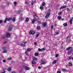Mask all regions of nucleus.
Masks as SVG:
<instances>
[{
  "label": "nucleus",
  "instance_id": "nucleus-1",
  "mask_svg": "<svg viewBox=\"0 0 73 73\" xmlns=\"http://www.w3.org/2000/svg\"><path fill=\"white\" fill-rule=\"evenodd\" d=\"M50 9H49L47 11V13H48L46 14V15L45 16V19H47L49 17V16L50 14Z\"/></svg>",
  "mask_w": 73,
  "mask_h": 73
},
{
  "label": "nucleus",
  "instance_id": "nucleus-2",
  "mask_svg": "<svg viewBox=\"0 0 73 73\" xmlns=\"http://www.w3.org/2000/svg\"><path fill=\"white\" fill-rule=\"evenodd\" d=\"M30 51H31V48H27V51H25V54H26V55H27V56H28L29 55V54L28 53V52H30Z\"/></svg>",
  "mask_w": 73,
  "mask_h": 73
},
{
  "label": "nucleus",
  "instance_id": "nucleus-3",
  "mask_svg": "<svg viewBox=\"0 0 73 73\" xmlns=\"http://www.w3.org/2000/svg\"><path fill=\"white\" fill-rule=\"evenodd\" d=\"M11 35V33H10L9 32H7L6 34V37H7V38H9L10 37Z\"/></svg>",
  "mask_w": 73,
  "mask_h": 73
},
{
  "label": "nucleus",
  "instance_id": "nucleus-4",
  "mask_svg": "<svg viewBox=\"0 0 73 73\" xmlns=\"http://www.w3.org/2000/svg\"><path fill=\"white\" fill-rule=\"evenodd\" d=\"M29 33L31 35H35L36 32L35 31H30L29 32Z\"/></svg>",
  "mask_w": 73,
  "mask_h": 73
},
{
  "label": "nucleus",
  "instance_id": "nucleus-5",
  "mask_svg": "<svg viewBox=\"0 0 73 73\" xmlns=\"http://www.w3.org/2000/svg\"><path fill=\"white\" fill-rule=\"evenodd\" d=\"M70 38L69 36H68L67 38L66 41L67 42H70Z\"/></svg>",
  "mask_w": 73,
  "mask_h": 73
},
{
  "label": "nucleus",
  "instance_id": "nucleus-6",
  "mask_svg": "<svg viewBox=\"0 0 73 73\" xmlns=\"http://www.w3.org/2000/svg\"><path fill=\"white\" fill-rule=\"evenodd\" d=\"M34 18L36 19V20H39V18H38V16L37 15H35L34 16Z\"/></svg>",
  "mask_w": 73,
  "mask_h": 73
},
{
  "label": "nucleus",
  "instance_id": "nucleus-7",
  "mask_svg": "<svg viewBox=\"0 0 73 73\" xmlns=\"http://www.w3.org/2000/svg\"><path fill=\"white\" fill-rule=\"evenodd\" d=\"M12 29V26L11 25L9 26L8 29L9 31H11Z\"/></svg>",
  "mask_w": 73,
  "mask_h": 73
},
{
  "label": "nucleus",
  "instance_id": "nucleus-8",
  "mask_svg": "<svg viewBox=\"0 0 73 73\" xmlns=\"http://www.w3.org/2000/svg\"><path fill=\"white\" fill-rule=\"evenodd\" d=\"M27 43V42H23L22 44H21V46H25V44Z\"/></svg>",
  "mask_w": 73,
  "mask_h": 73
},
{
  "label": "nucleus",
  "instance_id": "nucleus-9",
  "mask_svg": "<svg viewBox=\"0 0 73 73\" xmlns=\"http://www.w3.org/2000/svg\"><path fill=\"white\" fill-rule=\"evenodd\" d=\"M44 50H45V48H43L41 49L40 48H39L38 49V51L39 52H42V51Z\"/></svg>",
  "mask_w": 73,
  "mask_h": 73
},
{
  "label": "nucleus",
  "instance_id": "nucleus-10",
  "mask_svg": "<svg viewBox=\"0 0 73 73\" xmlns=\"http://www.w3.org/2000/svg\"><path fill=\"white\" fill-rule=\"evenodd\" d=\"M41 64L42 65H45L46 64V62L44 61V60H42L41 61Z\"/></svg>",
  "mask_w": 73,
  "mask_h": 73
},
{
  "label": "nucleus",
  "instance_id": "nucleus-11",
  "mask_svg": "<svg viewBox=\"0 0 73 73\" xmlns=\"http://www.w3.org/2000/svg\"><path fill=\"white\" fill-rule=\"evenodd\" d=\"M12 20V18L9 17L7 18V21H9L10 20Z\"/></svg>",
  "mask_w": 73,
  "mask_h": 73
},
{
  "label": "nucleus",
  "instance_id": "nucleus-12",
  "mask_svg": "<svg viewBox=\"0 0 73 73\" xmlns=\"http://www.w3.org/2000/svg\"><path fill=\"white\" fill-rule=\"evenodd\" d=\"M47 24V23H46V22H45L42 23L43 26L44 27L46 26Z\"/></svg>",
  "mask_w": 73,
  "mask_h": 73
},
{
  "label": "nucleus",
  "instance_id": "nucleus-13",
  "mask_svg": "<svg viewBox=\"0 0 73 73\" xmlns=\"http://www.w3.org/2000/svg\"><path fill=\"white\" fill-rule=\"evenodd\" d=\"M66 7V5L62 6L60 8V9L61 10V9H64V8H65Z\"/></svg>",
  "mask_w": 73,
  "mask_h": 73
},
{
  "label": "nucleus",
  "instance_id": "nucleus-14",
  "mask_svg": "<svg viewBox=\"0 0 73 73\" xmlns=\"http://www.w3.org/2000/svg\"><path fill=\"white\" fill-rule=\"evenodd\" d=\"M23 11H24V9L23 8L21 7V9H20V10L19 11V14L20 13V11H21V12H23Z\"/></svg>",
  "mask_w": 73,
  "mask_h": 73
},
{
  "label": "nucleus",
  "instance_id": "nucleus-15",
  "mask_svg": "<svg viewBox=\"0 0 73 73\" xmlns=\"http://www.w3.org/2000/svg\"><path fill=\"white\" fill-rule=\"evenodd\" d=\"M24 68L26 70H29V68L26 66H24Z\"/></svg>",
  "mask_w": 73,
  "mask_h": 73
},
{
  "label": "nucleus",
  "instance_id": "nucleus-16",
  "mask_svg": "<svg viewBox=\"0 0 73 73\" xmlns=\"http://www.w3.org/2000/svg\"><path fill=\"white\" fill-rule=\"evenodd\" d=\"M59 31H58V32H56L54 34V36H56V35H59Z\"/></svg>",
  "mask_w": 73,
  "mask_h": 73
},
{
  "label": "nucleus",
  "instance_id": "nucleus-17",
  "mask_svg": "<svg viewBox=\"0 0 73 73\" xmlns=\"http://www.w3.org/2000/svg\"><path fill=\"white\" fill-rule=\"evenodd\" d=\"M73 18L72 17L71 19V20L70 21V24H72V21H73Z\"/></svg>",
  "mask_w": 73,
  "mask_h": 73
},
{
  "label": "nucleus",
  "instance_id": "nucleus-18",
  "mask_svg": "<svg viewBox=\"0 0 73 73\" xmlns=\"http://www.w3.org/2000/svg\"><path fill=\"white\" fill-rule=\"evenodd\" d=\"M56 62H57V60H55L53 62L52 64H56Z\"/></svg>",
  "mask_w": 73,
  "mask_h": 73
},
{
  "label": "nucleus",
  "instance_id": "nucleus-19",
  "mask_svg": "<svg viewBox=\"0 0 73 73\" xmlns=\"http://www.w3.org/2000/svg\"><path fill=\"white\" fill-rule=\"evenodd\" d=\"M68 25L67 23H65L63 24V26L64 27H66Z\"/></svg>",
  "mask_w": 73,
  "mask_h": 73
},
{
  "label": "nucleus",
  "instance_id": "nucleus-20",
  "mask_svg": "<svg viewBox=\"0 0 73 73\" xmlns=\"http://www.w3.org/2000/svg\"><path fill=\"white\" fill-rule=\"evenodd\" d=\"M39 54L38 53H35V56H36V57L37 56H38L39 55Z\"/></svg>",
  "mask_w": 73,
  "mask_h": 73
},
{
  "label": "nucleus",
  "instance_id": "nucleus-21",
  "mask_svg": "<svg viewBox=\"0 0 73 73\" xmlns=\"http://www.w3.org/2000/svg\"><path fill=\"white\" fill-rule=\"evenodd\" d=\"M12 20L13 22H15L16 21V18L15 17H14L13 18Z\"/></svg>",
  "mask_w": 73,
  "mask_h": 73
},
{
  "label": "nucleus",
  "instance_id": "nucleus-22",
  "mask_svg": "<svg viewBox=\"0 0 73 73\" xmlns=\"http://www.w3.org/2000/svg\"><path fill=\"white\" fill-rule=\"evenodd\" d=\"M62 19V17H61V16H58V19Z\"/></svg>",
  "mask_w": 73,
  "mask_h": 73
},
{
  "label": "nucleus",
  "instance_id": "nucleus-23",
  "mask_svg": "<svg viewBox=\"0 0 73 73\" xmlns=\"http://www.w3.org/2000/svg\"><path fill=\"white\" fill-rule=\"evenodd\" d=\"M7 48V47L4 46L2 48V49H3V50H5V49H6Z\"/></svg>",
  "mask_w": 73,
  "mask_h": 73
},
{
  "label": "nucleus",
  "instance_id": "nucleus-24",
  "mask_svg": "<svg viewBox=\"0 0 73 73\" xmlns=\"http://www.w3.org/2000/svg\"><path fill=\"white\" fill-rule=\"evenodd\" d=\"M13 4L14 6H16L17 5V2L16 1H14L13 3Z\"/></svg>",
  "mask_w": 73,
  "mask_h": 73
},
{
  "label": "nucleus",
  "instance_id": "nucleus-25",
  "mask_svg": "<svg viewBox=\"0 0 73 73\" xmlns=\"http://www.w3.org/2000/svg\"><path fill=\"white\" fill-rule=\"evenodd\" d=\"M69 65L70 66H72L73 65V64L72 63L69 62Z\"/></svg>",
  "mask_w": 73,
  "mask_h": 73
},
{
  "label": "nucleus",
  "instance_id": "nucleus-26",
  "mask_svg": "<svg viewBox=\"0 0 73 73\" xmlns=\"http://www.w3.org/2000/svg\"><path fill=\"white\" fill-rule=\"evenodd\" d=\"M33 59L34 60H37V58H36L35 57H33Z\"/></svg>",
  "mask_w": 73,
  "mask_h": 73
},
{
  "label": "nucleus",
  "instance_id": "nucleus-27",
  "mask_svg": "<svg viewBox=\"0 0 73 73\" xmlns=\"http://www.w3.org/2000/svg\"><path fill=\"white\" fill-rule=\"evenodd\" d=\"M5 7L4 6L2 5L0 7V8H2V9H4V8Z\"/></svg>",
  "mask_w": 73,
  "mask_h": 73
},
{
  "label": "nucleus",
  "instance_id": "nucleus-28",
  "mask_svg": "<svg viewBox=\"0 0 73 73\" xmlns=\"http://www.w3.org/2000/svg\"><path fill=\"white\" fill-rule=\"evenodd\" d=\"M3 52L4 53H7V50H4L3 51Z\"/></svg>",
  "mask_w": 73,
  "mask_h": 73
},
{
  "label": "nucleus",
  "instance_id": "nucleus-29",
  "mask_svg": "<svg viewBox=\"0 0 73 73\" xmlns=\"http://www.w3.org/2000/svg\"><path fill=\"white\" fill-rule=\"evenodd\" d=\"M62 70L63 72H66V71H67V70H66L65 69H64V68H62Z\"/></svg>",
  "mask_w": 73,
  "mask_h": 73
},
{
  "label": "nucleus",
  "instance_id": "nucleus-30",
  "mask_svg": "<svg viewBox=\"0 0 73 73\" xmlns=\"http://www.w3.org/2000/svg\"><path fill=\"white\" fill-rule=\"evenodd\" d=\"M40 9L41 10H43L44 9V7L42 6H40Z\"/></svg>",
  "mask_w": 73,
  "mask_h": 73
},
{
  "label": "nucleus",
  "instance_id": "nucleus-31",
  "mask_svg": "<svg viewBox=\"0 0 73 73\" xmlns=\"http://www.w3.org/2000/svg\"><path fill=\"white\" fill-rule=\"evenodd\" d=\"M7 70L9 71H11V68L10 67L8 68L7 69Z\"/></svg>",
  "mask_w": 73,
  "mask_h": 73
},
{
  "label": "nucleus",
  "instance_id": "nucleus-32",
  "mask_svg": "<svg viewBox=\"0 0 73 73\" xmlns=\"http://www.w3.org/2000/svg\"><path fill=\"white\" fill-rule=\"evenodd\" d=\"M26 21L28 22V21H29V19L28 18H27L26 19Z\"/></svg>",
  "mask_w": 73,
  "mask_h": 73
},
{
  "label": "nucleus",
  "instance_id": "nucleus-33",
  "mask_svg": "<svg viewBox=\"0 0 73 73\" xmlns=\"http://www.w3.org/2000/svg\"><path fill=\"white\" fill-rule=\"evenodd\" d=\"M7 21V17H6L5 18V19L4 21V23H5Z\"/></svg>",
  "mask_w": 73,
  "mask_h": 73
},
{
  "label": "nucleus",
  "instance_id": "nucleus-34",
  "mask_svg": "<svg viewBox=\"0 0 73 73\" xmlns=\"http://www.w3.org/2000/svg\"><path fill=\"white\" fill-rule=\"evenodd\" d=\"M72 55L70 56L69 57V58L68 59V60H71L72 59Z\"/></svg>",
  "mask_w": 73,
  "mask_h": 73
},
{
  "label": "nucleus",
  "instance_id": "nucleus-35",
  "mask_svg": "<svg viewBox=\"0 0 73 73\" xmlns=\"http://www.w3.org/2000/svg\"><path fill=\"white\" fill-rule=\"evenodd\" d=\"M37 30H39V29H40V26H38L37 27Z\"/></svg>",
  "mask_w": 73,
  "mask_h": 73
},
{
  "label": "nucleus",
  "instance_id": "nucleus-36",
  "mask_svg": "<svg viewBox=\"0 0 73 73\" xmlns=\"http://www.w3.org/2000/svg\"><path fill=\"white\" fill-rule=\"evenodd\" d=\"M36 62L35 60H33L32 62V64H36Z\"/></svg>",
  "mask_w": 73,
  "mask_h": 73
},
{
  "label": "nucleus",
  "instance_id": "nucleus-37",
  "mask_svg": "<svg viewBox=\"0 0 73 73\" xmlns=\"http://www.w3.org/2000/svg\"><path fill=\"white\" fill-rule=\"evenodd\" d=\"M36 21V20H35V19H34L32 21V23H33V24H34V23H35V22Z\"/></svg>",
  "mask_w": 73,
  "mask_h": 73
},
{
  "label": "nucleus",
  "instance_id": "nucleus-38",
  "mask_svg": "<svg viewBox=\"0 0 73 73\" xmlns=\"http://www.w3.org/2000/svg\"><path fill=\"white\" fill-rule=\"evenodd\" d=\"M40 35V33H38V34H36V37H38V36H39V35Z\"/></svg>",
  "mask_w": 73,
  "mask_h": 73
},
{
  "label": "nucleus",
  "instance_id": "nucleus-39",
  "mask_svg": "<svg viewBox=\"0 0 73 73\" xmlns=\"http://www.w3.org/2000/svg\"><path fill=\"white\" fill-rule=\"evenodd\" d=\"M70 49H71V47H68V48H67L66 50H69Z\"/></svg>",
  "mask_w": 73,
  "mask_h": 73
},
{
  "label": "nucleus",
  "instance_id": "nucleus-40",
  "mask_svg": "<svg viewBox=\"0 0 73 73\" xmlns=\"http://www.w3.org/2000/svg\"><path fill=\"white\" fill-rule=\"evenodd\" d=\"M72 52V50H70V52H68V54H70V53H71V52Z\"/></svg>",
  "mask_w": 73,
  "mask_h": 73
},
{
  "label": "nucleus",
  "instance_id": "nucleus-41",
  "mask_svg": "<svg viewBox=\"0 0 73 73\" xmlns=\"http://www.w3.org/2000/svg\"><path fill=\"white\" fill-rule=\"evenodd\" d=\"M7 69H3V71H4L3 72H2V73H5V71H4V70H6Z\"/></svg>",
  "mask_w": 73,
  "mask_h": 73
},
{
  "label": "nucleus",
  "instance_id": "nucleus-42",
  "mask_svg": "<svg viewBox=\"0 0 73 73\" xmlns=\"http://www.w3.org/2000/svg\"><path fill=\"white\" fill-rule=\"evenodd\" d=\"M21 21H22V20H24V18L23 17H21Z\"/></svg>",
  "mask_w": 73,
  "mask_h": 73
},
{
  "label": "nucleus",
  "instance_id": "nucleus-43",
  "mask_svg": "<svg viewBox=\"0 0 73 73\" xmlns=\"http://www.w3.org/2000/svg\"><path fill=\"white\" fill-rule=\"evenodd\" d=\"M61 14H62V13L61 12H60L59 13L58 15H60H60H61Z\"/></svg>",
  "mask_w": 73,
  "mask_h": 73
},
{
  "label": "nucleus",
  "instance_id": "nucleus-44",
  "mask_svg": "<svg viewBox=\"0 0 73 73\" xmlns=\"http://www.w3.org/2000/svg\"><path fill=\"white\" fill-rule=\"evenodd\" d=\"M42 5L43 6H45V4L44 2H43L42 3Z\"/></svg>",
  "mask_w": 73,
  "mask_h": 73
},
{
  "label": "nucleus",
  "instance_id": "nucleus-45",
  "mask_svg": "<svg viewBox=\"0 0 73 73\" xmlns=\"http://www.w3.org/2000/svg\"><path fill=\"white\" fill-rule=\"evenodd\" d=\"M11 59H12V58H11V57H10L9 58H7V59L8 60H11Z\"/></svg>",
  "mask_w": 73,
  "mask_h": 73
},
{
  "label": "nucleus",
  "instance_id": "nucleus-46",
  "mask_svg": "<svg viewBox=\"0 0 73 73\" xmlns=\"http://www.w3.org/2000/svg\"><path fill=\"white\" fill-rule=\"evenodd\" d=\"M57 73H61V71L59 70L57 71Z\"/></svg>",
  "mask_w": 73,
  "mask_h": 73
},
{
  "label": "nucleus",
  "instance_id": "nucleus-47",
  "mask_svg": "<svg viewBox=\"0 0 73 73\" xmlns=\"http://www.w3.org/2000/svg\"><path fill=\"white\" fill-rule=\"evenodd\" d=\"M34 4V1H32V3H31V5H33Z\"/></svg>",
  "mask_w": 73,
  "mask_h": 73
},
{
  "label": "nucleus",
  "instance_id": "nucleus-48",
  "mask_svg": "<svg viewBox=\"0 0 73 73\" xmlns=\"http://www.w3.org/2000/svg\"><path fill=\"white\" fill-rule=\"evenodd\" d=\"M58 54H57L55 55L56 57H58Z\"/></svg>",
  "mask_w": 73,
  "mask_h": 73
},
{
  "label": "nucleus",
  "instance_id": "nucleus-49",
  "mask_svg": "<svg viewBox=\"0 0 73 73\" xmlns=\"http://www.w3.org/2000/svg\"><path fill=\"white\" fill-rule=\"evenodd\" d=\"M3 23V21L2 20H0V24H1Z\"/></svg>",
  "mask_w": 73,
  "mask_h": 73
},
{
  "label": "nucleus",
  "instance_id": "nucleus-50",
  "mask_svg": "<svg viewBox=\"0 0 73 73\" xmlns=\"http://www.w3.org/2000/svg\"><path fill=\"white\" fill-rule=\"evenodd\" d=\"M38 23H39V24H41V21H38Z\"/></svg>",
  "mask_w": 73,
  "mask_h": 73
},
{
  "label": "nucleus",
  "instance_id": "nucleus-51",
  "mask_svg": "<svg viewBox=\"0 0 73 73\" xmlns=\"http://www.w3.org/2000/svg\"><path fill=\"white\" fill-rule=\"evenodd\" d=\"M53 25H51V29H53Z\"/></svg>",
  "mask_w": 73,
  "mask_h": 73
},
{
  "label": "nucleus",
  "instance_id": "nucleus-52",
  "mask_svg": "<svg viewBox=\"0 0 73 73\" xmlns=\"http://www.w3.org/2000/svg\"><path fill=\"white\" fill-rule=\"evenodd\" d=\"M3 62L5 63V60L3 59Z\"/></svg>",
  "mask_w": 73,
  "mask_h": 73
},
{
  "label": "nucleus",
  "instance_id": "nucleus-53",
  "mask_svg": "<svg viewBox=\"0 0 73 73\" xmlns=\"http://www.w3.org/2000/svg\"><path fill=\"white\" fill-rule=\"evenodd\" d=\"M67 11H70V9L68 8L67 9Z\"/></svg>",
  "mask_w": 73,
  "mask_h": 73
},
{
  "label": "nucleus",
  "instance_id": "nucleus-54",
  "mask_svg": "<svg viewBox=\"0 0 73 73\" xmlns=\"http://www.w3.org/2000/svg\"><path fill=\"white\" fill-rule=\"evenodd\" d=\"M34 44L35 45H37V42H35Z\"/></svg>",
  "mask_w": 73,
  "mask_h": 73
},
{
  "label": "nucleus",
  "instance_id": "nucleus-55",
  "mask_svg": "<svg viewBox=\"0 0 73 73\" xmlns=\"http://www.w3.org/2000/svg\"><path fill=\"white\" fill-rule=\"evenodd\" d=\"M62 21H64L65 20V19H64V18H63L62 19Z\"/></svg>",
  "mask_w": 73,
  "mask_h": 73
},
{
  "label": "nucleus",
  "instance_id": "nucleus-56",
  "mask_svg": "<svg viewBox=\"0 0 73 73\" xmlns=\"http://www.w3.org/2000/svg\"><path fill=\"white\" fill-rule=\"evenodd\" d=\"M6 42H6V41H5L3 43V44H5V43H6Z\"/></svg>",
  "mask_w": 73,
  "mask_h": 73
},
{
  "label": "nucleus",
  "instance_id": "nucleus-57",
  "mask_svg": "<svg viewBox=\"0 0 73 73\" xmlns=\"http://www.w3.org/2000/svg\"><path fill=\"white\" fill-rule=\"evenodd\" d=\"M11 73H15V71H12L11 72Z\"/></svg>",
  "mask_w": 73,
  "mask_h": 73
},
{
  "label": "nucleus",
  "instance_id": "nucleus-58",
  "mask_svg": "<svg viewBox=\"0 0 73 73\" xmlns=\"http://www.w3.org/2000/svg\"><path fill=\"white\" fill-rule=\"evenodd\" d=\"M38 69H41V67H40V66L38 67Z\"/></svg>",
  "mask_w": 73,
  "mask_h": 73
},
{
  "label": "nucleus",
  "instance_id": "nucleus-59",
  "mask_svg": "<svg viewBox=\"0 0 73 73\" xmlns=\"http://www.w3.org/2000/svg\"><path fill=\"white\" fill-rule=\"evenodd\" d=\"M7 5H9V3L8 2V3H7Z\"/></svg>",
  "mask_w": 73,
  "mask_h": 73
},
{
  "label": "nucleus",
  "instance_id": "nucleus-60",
  "mask_svg": "<svg viewBox=\"0 0 73 73\" xmlns=\"http://www.w3.org/2000/svg\"><path fill=\"white\" fill-rule=\"evenodd\" d=\"M25 4H27V2L26 1H25Z\"/></svg>",
  "mask_w": 73,
  "mask_h": 73
},
{
  "label": "nucleus",
  "instance_id": "nucleus-61",
  "mask_svg": "<svg viewBox=\"0 0 73 73\" xmlns=\"http://www.w3.org/2000/svg\"><path fill=\"white\" fill-rule=\"evenodd\" d=\"M56 25H57V24H55L54 25V26H55V27H56Z\"/></svg>",
  "mask_w": 73,
  "mask_h": 73
},
{
  "label": "nucleus",
  "instance_id": "nucleus-62",
  "mask_svg": "<svg viewBox=\"0 0 73 73\" xmlns=\"http://www.w3.org/2000/svg\"><path fill=\"white\" fill-rule=\"evenodd\" d=\"M34 3H36V1H34Z\"/></svg>",
  "mask_w": 73,
  "mask_h": 73
},
{
  "label": "nucleus",
  "instance_id": "nucleus-63",
  "mask_svg": "<svg viewBox=\"0 0 73 73\" xmlns=\"http://www.w3.org/2000/svg\"><path fill=\"white\" fill-rule=\"evenodd\" d=\"M72 60H73V57H72V58H71Z\"/></svg>",
  "mask_w": 73,
  "mask_h": 73
},
{
  "label": "nucleus",
  "instance_id": "nucleus-64",
  "mask_svg": "<svg viewBox=\"0 0 73 73\" xmlns=\"http://www.w3.org/2000/svg\"><path fill=\"white\" fill-rule=\"evenodd\" d=\"M66 1H69V0H66Z\"/></svg>",
  "mask_w": 73,
  "mask_h": 73
}]
</instances>
